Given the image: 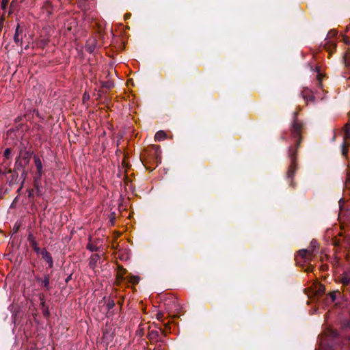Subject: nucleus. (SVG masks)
<instances>
[{
  "mask_svg": "<svg viewBox=\"0 0 350 350\" xmlns=\"http://www.w3.org/2000/svg\"><path fill=\"white\" fill-rule=\"evenodd\" d=\"M301 133H294V139L296 141L295 148L290 147L288 150V157L291 160V164L288 167L286 173V179L288 181L289 186L294 187L295 183L293 182V177L296 173L298 167L297 163V150L299 148L300 144L302 141V137L300 135Z\"/></svg>",
  "mask_w": 350,
  "mask_h": 350,
  "instance_id": "f257e3e1",
  "label": "nucleus"
},
{
  "mask_svg": "<svg viewBox=\"0 0 350 350\" xmlns=\"http://www.w3.org/2000/svg\"><path fill=\"white\" fill-rule=\"evenodd\" d=\"M152 150L148 153L146 158L143 159V163L146 169L150 170H152L150 166H148L150 163H156V166L158 165V163L161 162V150L160 146L158 145H152L151 146Z\"/></svg>",
  "mask_w": 350,
  "mask_h": 350,
  "instance_id": "f03ea898",
  "label": "nucleus"
},
{
  "mask_svg": "<svg viewBox=\"0 0 350 350\" xmlns=\"http://www.w3.org/2000/svg\"><path fill=\"white\" fill-rule=\"evenodd\" d=\"M317 242L312 241L311 242V250H301L298 252L297 256L295 257L296 262L298 265L301 263H309L313 258V253L315 251Z\"/></svg>",
  "mask_w": 350,
  "mask_h": 350,
  "instance_id": "7ed1b4c3",
  "label": "nucleus"
},
{
  "mask_svg": "<svg viewBox=\"0 0 350 350\" xmlns=\"http://www.w3.org/2000/svg\"><path fill=\"white\" fill-rule=\"evenodd\" d=\"M325 335V338L321 342V345H327L328 347L332 350V347L331 345L329 344V340L331 339H338L339 334L336 329L329 328L326 330Z\"/></svg>",
  "mask_w": 350,
  "mask_h": 350,
  "instance_id": "20e7f679",
  "label": "nucleus"
},
{
  "mask_svg": "<svg viewBox=\"0 0 350 350\" xmlns=\"http://www.w3.org/2000/svg\"><path fill=\"white\" fill-rule=\"evenodd\" d=\"M340 281L342 284L343 292L348 293L350 295V270L345 271L341 275Z\"/></svg>",
  "mask_w": 350,
  "mask_h": 350,
  "instance_id": "39448f33",
  "label": "nucleus"
},
{
  "mask_svg": "<svg viewBox=\"0 0 350 350\" xmlns=\"http://www.w3.org/2000/svg\"><path fill=\"white\" fill-rule=\"evenodd\" d=\"M340 329L343 337L350 342V319H343L340 321Z\"/></svg>",
  "mask_w": 350,
  "mask_h": 350,
  "instance_id": "423d86ee",
  "label": "nucleus"
},
{
  "mask_svg": "<svg viewBox=\"0 0 350 350\" xmlns=\"http://www.w3.org/2000/svg\"><path fill=\"white\" fill-rule=\"evenodd\" d=\"M23 31L24 26H22L20 23H18L14 36V40L16 44L21 46H22L23 44L22 35L23 33Z\"/></svg>",
  "mask_w": 350,
  "mask_h": 350,
  "instance_id": "0eeeda50",
  "label": "nucleus"
},
{
  "mask_svg": "<svg viewBox=\"0 0 350 350\" xmlns=\"http://www.w3.org/2000/svg\"><path fill=\"white\" fill-rule=\"evenodd\" d=\"M342 135L343 142L341 144L342 154L344 157L347 156L348 148L350 146V133H344Z\"/></svg>",
  "mask_w": 350,
  "mask_h": 350,
  "instance_id": "6e6552de",
  "label": "nucleus"
},
{
  "mask_svg": "<svg viewBox=\"0 0 350 350\" xmlns=\"http://www.w3.org/2000/svg\"><path fill=\"white\" fill-rule=\"evenodd\" d=\"M292 126L294 130L293 131H301L302 130L306 129L304 123L301 120H299L296 117L295 114L294 116V120H293V122L292 124Z\"/></svg>",
  "mask_w": 350,
  "mask_h": 350,
  "instance_id": "1a4fd4ad",
  "label": "nucleus"
},
{
  "mask_svg": "<svg viewBox=\"0 0 350 350\" xmlns=\"http://www.w3.org/2000/svg\"><path fill=\"white\" fill-rule=\"evenodd\" d=\"M301 95L303 98L305 100L306 103L308 104L309 102L314 103L315 101V97L314 95H312L311 91L308 88L304 89L302 92Z\"/></svg>",
  "mask_w": 350,
  "mask_h": 350,
  "instance_id": "9d476101",
  "label": "nucleus"
},
{
  "mask_svg": "<svg viewBox=\"0 0 350 350\" xmlns=\"http://www.w3.org/2000/svg\"><path fill=\"white\" fill-rule=\"evenodd\" d=\"M41 255L42 258L49 265V268L51 269L53 267V258L49 252L46 249H43L41 251Z\"/></svg>",
  "mask_w": 350,
  "mask_h": 350,
  "instance_id": "9b49d317",
  "label": "nucleus"
},
{
  "mask_svg": "<svg viewBox=\"0 0 350 350\" xmlns=\"http://www.w3.org/2000/svg\"><path fill=\"white\" fill-rule=\"evenodd\" d=\"M337 44L335 41L327 40L323 48L329 53V55L336 50Z\"/></svg>",
  "mask_w": 350,
  "mask_h": 350,
  "instance_id": "f8f14e48",
  "label": "nucleus"
},
{
  "mask_svg": "<svg viewBox=\"0 0 350 350\" xmlns=\"http://www.w3.org/2000/svg\"><path fill=\"white\" fill-rule=\"evenodd\" d=\"M34 162H35V165L37 169V176L36 177H38L39 178H41V176L43 173L42 164L41 160L40 159L39 157L35 156L34 157Z\"/></svg>",
  "mask_w": 350,
  "mask_h": 350,
  "instance_id": "ddd939ff",
  "label": "nucleus"
},
{
  "mask_svg": "<svg viewBox=\"0 0 350 350\" xmlns=\"http://www.w3.org/2000/svg\"><path fill=\"white\" fill-rule=\"evenodd\" d=\"M147 337L151 342L159 341V333L157 330H150Z\"/></svg>",
  "mask_w": 350,
  "mask_h": 350,
  "instance_id": "4468645a",
  "label": "nucleus"
},
{
  "mask_svg": "<svg viewBox=\"0 0 350 350\" xmlns=\"http://www.w3.org/2000/svg\"><path fill=\"white\" fill-rule=\"evenodd\" d=\"M100 259V255L98 254H92L89 260V267L92 269H94L96 267L98 261Z\"/></svg>",
  "mask_w": 350,
  "mask_h": 350,
  "instance_id": "2eb2a0df",
  "label": "nucleus"
},
{
  "mask_svg": "<svg viewBox=\"0 0 350 350\" xmlns=\"http://www.w3.org/2000/svg\"><path fill=\"white\" fill-rule=\"evenodd\" d=\"M8 173H11L12 175L10 176V178L9 180V185L12 186L18 183V174L16 170H12L10 169L8 171Z\"/></svg>",
  "mask_w": 350,
  "mask_h": 350,
  "instance_id": "dca6fc26",
  "label": "nucleus"
},
{
  "mask_svg": "<svg viewBox=\"0 0 350 350\" xmlns=\"http://www.w3.org/2000/svg\"><path fill=\"white\" fill-rule=\"evenodd\" d=\"M40 178H39L38 177H34L33 188L32 189H34V192H36V193L38 196H42V191L40 189Z\"/></svg>",
  "mask_w": 350,
  "mask_h": 350,
  "instance_id": "f3484780",
  "label": "nucleus"
},
{
  "mask_svg": "<svg viewBox=\"0 0 350 350\" xmlns=\"http://www.w3.org/2000/svg\"><path fill=\"white\" fill-rule=\"evenodd\" d=\"M50 275L49 274H45L44 275V278L42 280L41 285L44 287L46 291H49L51 289L50 286Z\"/></svg>",
  "mask_w": 350,
  "mask_h": 350,
  "instance_id": "a211bd4d",
  "label": "nucleus"
},
{
  "mask_svg": "<svg viewBox=\"0 0 350 350\" xmlns=\"http://www.w3.org/2000/svg\"><path fill=\"white\" fill-rule=\"evenodd\" d=\"M126 269H124L122 265L118 266V273H117V278L119 280H124L126 278H124V274L126 273Z\"/></svg>",
  "mask_w": 350,
  "mask_h": 350,
  "instance_id": "6ab92c4d",
  "label": "nucleus"
},
{
  "mask_svg": "<svg viewBox=\"0 0 350 350\" xmlns=\"http://www.w3.org/2000/svg\"><path fill=\"white\" fill-rule=\"evenodd\" d=\"M343 63L347 69L350 70V51H347L343 56Z\"/></svg>",
  "mask_w": 350,
  "mask_h": 350,
  "instance_id": "aec40b11",
  "label": "nucleus"
},
{
  "mask_svg": "<svg viewBox=\"0 0 350 350\" xmlns=\"http://www.w3.org/2000/svg\"><path fill=\"white\" fill-rule=\"evenodd\" d=\"M22 159L25 161V165H27L29 163L32 152L30 150H25L23 152H21Z\"/></svg>",
  "mask_w": 350,
  "mask_h": 350,
  "instance_id": "412c9836",
  "label": "nucleus"
},
{
  "mask_svg": "<svg viewBox=\"0 0 350 350\" xmlns=\"http://www.w3.org/2000/svg\"><path fill=\"white\" fill-rule=\"evenodd\" d=\"M315 70L317 72V86L319 88H321L322 85H322V79L323 78V75L321 73L319 67H316Z\"/></svg>",
  "mask_w": 350,
  "mask_h": 350,
  "instance_id": "4be33fe9",
  "label": "nucleus"
},
{
  "mask_svg": "<svg viewBox=\"0 0 350 350\" xmlns=\"http://www.w3.org/2000/svg\"><path fill=\"white\" fill-rule=\"evenodd\" d=\"M340 292L339 291H334L331 293H329L327 295V299H329L331 303H334L336 299L337 295H340Z\"/></svg>",
  "mask_w": 350,
  "mask_h": 350,
  "instance_id": "5701e85b",
  "label": "nucleus"
},
{
  "mask_svg": "<svg viewBox=\"0 0 350 350\" xmlns=\"http://www.w3.org/2000/svg\"><path fill=\"white\" fill-rule=\"evenodd\" d=\"M167 138V133H155L154 140L157 142H161Z\"/></svg>",
  "mask_w": 350,
  "mask_h": 350,
  "instance_id": "b1692460",
  "label": "nucleus"
},
{
  "mask_svg": "<svg viewBox=\"0 0 350 350\" xmlns=\"http://www.w3.org/2000/svg\"><path fill=\"white\" fill-rule=\"evenodd\" d=\"M127 280L133 284H137L139 281V277L136 275H130L127 277Z\"/></svg>",
  "mask_w": 350,
  "mask_h": 350,
  "instance_id": "393cba45",
  "label": "nucleus"
},
{
  "mask_svg": "<svg viewBox=\"0 0 350 350\" xmlns=\"http://www.w3.org/2000/svg\"><path fill=\"white\" fill-rule=\"evenodd\" d=\"M23 169H25V165H23L21 161H19L18 159H17L15 163L14 170H16V172H18V170H23Z\"/></svg>",
  "mask_w": 350,
  "mask_h": 350,
  "instance_id": "a878e982",
  "label": "nucleus"
},
{
  "mask_svg": "<svg viewBox=\"0 0 350 350\" xmlns=\"http://www.w3.org/2000/svg\"><path fill=\"white\" fill-rule=\"evenodd\" d=\"M107 310L109 311L115 306V301L112 299H109L106 304Z\"/></svg>",
  "mask_w": 350,
  "mask_h": 350,
  "instance_id": "bb28decb",
  "label": "nucleus"
},
{
  "mask_svg": "<svg viewBox=\"0 0 350 350\" xmlns=\"http://www.w3.org/2000/svg\"><path fill=\"white\" fill-rule=\"evenodd\" d=\"M30 245L32 247L33 250H34L37 254H41V251H42V250H40V247L38 246V243H37V241H36V242H35V243H32V244H31Z\"/></svg>",
  "mask_w": 350,
  "mask_h": 350,
  "instance_id": "cd10ccee",
  "label": "nucleus"
},
{
  "mask_svg": "<svg viewBox=\"0 0 350 350\" xmlns=\"http://www.w3.org/2000/svg\"><path fill=\"white\" fill-rule=\"evenodd\" d=\"M87 249L91 252H96L98 250V247L92 243H88L87 245Z\"/></svg>",
  "mask_w": 350,
  "mask_h": 350,
  "instance_id": "c85d7f7f",
  "label": "nucleus"
},
{
  "mask_svg": "<svg viewBox=\"0 0 350 350\" xmlns=\"http://www.w3.org/2000/svg\"><path fill=\"white\" fill-rule=\"evenodd\" d=\"M27 174H28V172L25 169H23V170H22V174H21V178L23 179L22 182H21L22 185H24V183L26 180Z\"/></svg>",
  "mask_w": 350,
  "mask_h": 350,
  "instance_id": "c756f323",
  "label": "nucleus"
},
{
  "mask_svg": "<svg viewBox=\"0 0 350 350\" xmlns=\"http://www.w3.org/2000/svg\"><path fill=\"white\" fill-rule=\"evenodd\" d=\"M336 35H337V31H336L334 29L330 30L327 33V37L326 40H328V38L335 37Z\"/></svg>",
  "mask_w": 350,
  "mask_h": 350,
  "instance_id": "7c9ffc66",
  "label": "nucleus"
},
{
  "mask_svg": "<svg viewBox=\"0 0 350 350\" xmlns=\"http://www.w3.org/2000/svg\"><path fill=\"white\" fill-rule=\"evenodd\" d=\"M11 154V149L10 148H6L3 152V157L6 158L7 159H9L10 158Z\"/></svg>",
  "mask_w": 350,
  "mask_h": 350,
  "instance_id": "2f4dec72",
  "label": "nucleus"
},
{
  "mask_svg": "<svg viewBox=\"0 0 350 350\" xmlns=\"http://www.w3.org/2000/svg\"><path fill=\"white\" fill-rule=\"evenodd\" d=\"M345 187L347 189L350 190V172L347 174V177L345 181Z\"/></svg>",
  "mask_w": 350,
  "mask_h": 350,
  "instance_id": "473e14b6",
  "label": "nucleus"
},
{
  "mask_svg": "<svg viewBox=\"0 0 350 350\" xmlns=\"http://www.w3.org/2000/svg\"><path fill=\"white\" fill-rule=\"evenodd\" d=\"M27 241H29L30 245L36 242L34 236L31 233L29 234V235L27 237Z\"/></svg>",
  "mask_w": 350,
  "mask_h": 350,
  "instance_id": "72a5a7b5",
  "label": "nucleus"
},
{
  "mask_svg": "<svg viewBox=\"0 0 350 350\" xmlns=\"http://www.w3.org/2000/svg\"><path fill=\"white\" fill-rule=\"evenodd\" d=\"M40 299L41 301L40 306H41L42 309H44V308H46L47 306L45 304V301H44V295H40Z\"/></svg>",
  "mask_w": 350,
  "mask_h": 350,
  "instance_id": "f704fd0d",
  "label": "nucleus"
},
{
  "mask_svg": "<svg viewBox=\"0 0 350 350\" xmlns=\"http://www.w3.org/2000/svg\"><path fill=\"white\" fill-rule=\"evenodd\" d=\"M42 312H43V315L45 317H49L50 312H49V307L47 306L46 308H44V309H42Z\"/></svg>",
  "mask_w": 350,
  "mask_h": 350,
  "instance_id": "c9c22d12",
  "label": "nucleus"
},
{
  "mask_svg": "<svg viewBox=\"0 0 350 350\" xmlns=\"http://www.w3.org/2000/svg\"><path fill=\"white\" fill-rule=\"evenodd\" d=\"M46 9L47 10V12L49 14L51 13V9H52V5L50 2H46L45 4Z\"/></svg>",
  "mask_w": 350,
  "mask_h": 350,
  "instance_id": "e433bc0d",
  "label": "nucleus"
},
{
  "mask_svg": "<svg viewBox=\"0 0 350 350\" xmlns=\"http://www.w3.org/2000/svg\"><path fill=\"white\" fill-rule=\"evenodd\" d=\"M9 1L10 0H2L1 5L2 9H5L7 8Z\"/></svg>",
  "mask_w": 350,
  "mask_h": 350,
  "instance_id": "4c0bfd02",
  "label": "nucleus"
},
{
  "mask_svg": "<svg viewBox=\"0 0 350 350\" xmlns=\"http://www.w3.org/2000/svg\"><path fill=\"white\" fill-rule=\"evenodd\" d=\"M115 218H116L115 213H111L110 216H109V219H110V221H111L112 225L114 224Z\"/></svg>",
  "mask_w": 350,
  "mask_h": 350,
  "instance_id": "58836bf2",
  "label": "nucleus"
},
{
  "mask_svg": "<svg viewBox=\"0 0 350 350\" xmlns=\"http://www.w3.org/2000/svg\"><path fill=\"white\" fill-rule=\"evenodd\" d=\"M28 191V197L29 198H31L33 196L34 194V189H29Z\"/></svg>",
  "mask_w": 350,
  "mask_h": 350,
  "instance_id": "ea45409f",
  "label": "nucleus"
},
{
  "mask_svg": "<svg viewBox=\"0 0 350 350\" xmlns=\"http://www.w3.org/2000/svg\"><path fill=\"white\" fill-rule=\"evenodd\" d=\"M341 131H350V124H346L345 126L343 128V129Z\"/></svg>",
  "mask_w": 350,
  "mask_h": 350,
  "instance_id": "a19ab883",
  "label": "nucleus"
},
{
  "mask_svg": "<svg viewBox=\"0 0 350 350\" xmlns=\"http://www.w3.org/2000/svg\"><path fill=\"white\" fill-rule=\"evenodd\" d=\"M35 280L36 282H39V283H41L42 282V279L40 278V275H35Z\"/></svg>",
  "mask_w": 350,
  "mask_h": 350,
  "instance_id": "79ce46f5",
  "label": "nucleus"
},
{
  "mask_svg": "<svg viewBox=\"0 0 350 350\" xmlns=\"http://www.w3.org/2000/svg\"><path fill=\"white\" fill-rule=\"evenodd\" d=\"M72 274H70V275H69L66 278L65 282H66V284H68V282H69L70 280H72Z\"/></svg>",
  "mask_w": 350,
  "mask_h": 350,
  "instance_id": "37998d69",
  "label": "nucleus"
},
{
  "mask_svg": "<svg viewBox=\"0 0 350 350\" xmlns=\"http://www.w3.org/2000/svg\"><path fill=\"white\" fill-rule=\"evenodd\" d=\"M324 291H325V286L321 285V286L319 287V292L320 293H324Z\"/></svg>",
  "mask_w": 350,
  "mask_h": 350,
  "instance_id": "c03bdc74",
  "label": "nucleus"
},
{
  "mask_svg": "<svg viewBox=\"0 0 350 350\" xmlns=\"http://www.w3.org/2000/svg\"><path fill=\"white\" fill-rule=\"evenodd\" d=\"M343 42L346 44H349L350 43V42L348 40V38L347 37H343Z\"/></svg>",
  "mask_w": 350,
  "mask_h": 350,
  "instance_id": "a18cd8bd",
  "label": "nucleus"
},
{
  "mask_svg": "<svg viewBox=\"0 0 350 350\" xmlns=\"http://www.w3.org/2000/svg\"><path fill=\"white\" fill-rule=\"evenodd\" d=\"M313 270V267L310 265L306 269V271H308V272H310V271H312Z\"/></svg>",
  "mask_w": 350,
  "mask_h": 350,
  "instance_id": "49530a36",
  "label": "nucleus"
},
{
  "mask_svg": "<svg viewBox=\"0 0 350 350\" xmlns=\"http://www.w3.org/2000/svg\"><path fill=\"white\" fill-rule=\"evenodd\" d=\"M163 317V314L162 313H158L157 314V319H161V318Z\"/></svg>",
  "mask_w": 350,
  "mask_h": 350,
  "instance_id": "de8ad7c7",
  "label": "nucleus"
},
{
  "mask_svg": "<svg viewBox=\"0 0 350 350\" xmlns=\"http://www.w3.org/2000/svg\"><path fill=\"white\" fill-rule=\"evenodd\" d=\"M23 185H22V184H21V187H20L18 189V190H17V193H19L21 192V189H22V188H23Z\"/></svg>",
  "mask_w": 350,
  "mask_h": 350,
  "instance_id": "09e8293b",
  "label": "nucleus"
},
{
  "mask_svg": "<svg viewBox=\"0 0 350 350\" xmlns=\"http://www.w3.org/2000/svg\"><path fill=\"white\" fill-rule=\"evenodd\" d=\"M89 98H90V96H89L88 95V96H86V94H84V96H83V99H84V100H85V99H86V98H87V99H89Z\"/></svg>",
  "mask_w": 350,
  "mask_h": 350,
  "instance_id": "8fccbe9b",
  "label": "nucleus"
},
{
  "mask_svg": "<svg viewBox=\"0 0 350 350\" xmlns=\"http://www.w3.org/2000/svg\"><path fill=\"white\" fill-rule=\"evenodd\" d=\"M327 269V266L325 265V266H323V270H325Z\"/></svg>",
  "mask_w": 350,
  "mask_h": 350,
  "instance_id": "3c124183",
  "label": "nucleus"
},
{
  "mask_svg": "<svg viewBox=\"0 0 350 350\" xmlns=\"http://www.w3.org/2000/svg\"><path fill=\"white\" fill-rule=\"evenodd\" d=\"M8 131H14V130L12 129H11Z\"/></svg>",
  "mask_w": 350,
  "mask_h": 350,
  "instance_id": "603ef678",
  "label": "nucleus"
},
{
  "mask_svg": "<svg viewBox=\"0 0 350 350\" xmlns=\"http://www.w3.org/2000/svg\"><path fill=\"white\" fill-rule=\"evenodd\" d=\"M2 174V170L0 168V174Z\"/></svg>",
  "mask_w": 350,
  "mask_h": 350,
  "instance_id": "864d4df0",
  "label": "nucleus"
}]
</instances>
